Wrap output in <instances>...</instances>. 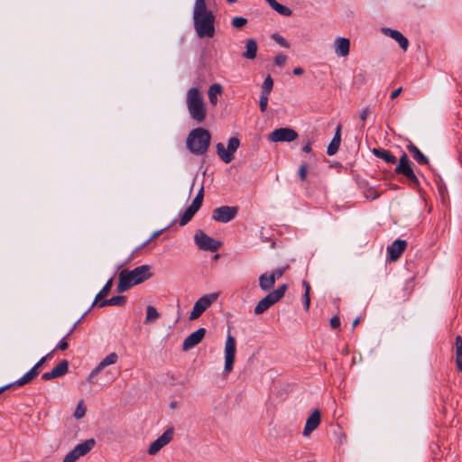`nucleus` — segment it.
Here are the masks:
<instances>
[{
    "mask_svg": "<svg viewBox=\"0 0 462 462\" xmlns=\"http://www.w3.org/2000/svg\"><path fill=\"white\" fill-rule=\"evenodd\" d=\"M152 276L151 266L144 264L132 271L124 269L119 273L116 291L118 293L128 291L134 285L140 284Z\"/></svg>",
    "mask_w": 462,
    "mask_h": 462,
    "instance_id": "nucleus-1",
    "label": "nucleus"
},
{
    "mask_svg": "<svg viewBox=\"0 0 462 462\" xmlns=\"http://www.w3.org/2000/svg\"><path fill=\"white\" fill-rule=\"evenodd\" d=\"M193 23L199 38L213 37L215 34V15L207 7L193 8Z\"/></svg>",
    "mask_w": 462,
    "mask_h": 462,
    "instance_id": "nucleus-2",
    "label": "nucleus"
},
{
    "mask_svg": "<svg viewBox=\"0 0 462 462\" xmlns=\"http://www.w3.org/2000/svg\"><path fill=\"white\" fill-rule=\"evenodd\" d=\"M211 134L208 130L199 127L190 131L186 145L188 150L195 155H203L209 148Z\"/></svg>",
    "mask_w": 462,
    "mask_h": 462,
    "instance_id": "nucleus-3",
    "label": "nucleus"
},
{
    "mask_svg": "<svg viewBox=\"0 0 462 462\" xmlns=\"http://www.w3.org/2000/svg\"><path fill=\"white\" fill-rule=\"evenodd\" d=\"M186 103L190 117L198 123H202L207 116V107L198 88H190L188 90Z\"/></svg>",
    "mask_w": 462,
    "mask_h": 462,
    "instance_id": "nucleus-4",
    "label": "nucleus"
},
{
    "mask_svg": "<svg viewBox=\"0 0 462 462\" xmlns=\"http://www.w3.org/2000/svg\"><path fill=\"white\" fill-rule=\"evenodd\" d=\"M394 173L405 178L406 183L412 189L420 190V180L414 171V164L403 152L399 159V162L394 169Z\"/></svg>",
    "mask_w": 462,
    "mask_h": 462,
    "instance_id": "nucleus-5",
    "label": "nucleus"
},
{
    "mask_svg": "<svg viewBox=\"0 0 462 462\" xmlns=\"http://www.w3.org/2000/svg\"><path fill=\"white\" fill-rule=\"evenodd\" d=\"M288 289L287 284L279 286L276 290L269 292L255 306L254 314L259 315L266 311L271 306L278 302L285 294Z\"/></svg>",
    "mask_w": 462,
    "mask_h": 462,
    "instance_id": "nucleus-6",
    "label": "nucleus"
},
{
    "mask_svg": "<svg viewBox=\"0 0 462 462\" xmlns=\"http://www.w3.org/2000/svg\"><path fill=\"white\" fill-rule=\"evenodd\" d=\"M194 241L196 245L203 251L217 252L222 245L220 241L208 236L201 229L196 231Z\"/></svg>",
    "mask_w": 462,
    "mask_h": 462,
    "instance_id": "nucleus-7",
    "label": "nucleus"
},
{
    "mask_svg": "<svg viewBox=\"0 0 462 462\" xmlns=\"http://www.w3.org/2000/svg\"><path fill=\"white\" fill-rule=\"evenodd\" d=\"M238 210L236 206H221L212 210L211 217L219 223H228L236 217Z\"/></svg>",
    "mask_w": 462,
    "mask_h": 462,
    "instance_id": "nucleus-8",
    "label": "nucleus"
},
{
    "mask_svg": "<svg viewBox=\"0 0 462 462\" xmlns=\"http://www.w3.org/2000/svg\"><path fill=\"white\" fill-rule=\"evenodd\" d=\"M217 299V294L210 293L200 297L194 304L193 310L189 314V319H199L203 312Z\"/></svg>",
    "mask_w": 462,
    "mask_h": 462,
    "instance_id": "nucleus-9",
    "label": "nucleus"
},
{
    "mask_svg": "<svg viewBox=\"0 0 462 462\" xmlns=\"http://www.w3.org/2000/svg\"><path fill=\"white\" fill-rule=\"evenodd\" d=\"M298 133L290 127H281L273 131L269 136L268 140L273 143H282V142H293L298 138Z\"/></svg>",
    "mask_w": 462,
    "mask_h": 462,
    "instance_id": "nucleus-10",
    "label": "nucleus"
},
{
    "mask_svg": "<svg viewBox=\"0 0 462 462\" xmlns=\"http://www.w3.org/2000/svg\"><path fill=\"white\" fill-rule=\"evenodd\" d=\"M236 339L231 335L227 336L225 346V372L230 373L233 369V365L236 359Z\"/></svg>",
    "mask_w": 462,
    "mask_h": 462,
    "instance_id": "nucleus-11",
    "label": "nucleus"
},
{
    "mask_svg": "<svg viewBox=\"0 0 462 462\" xmlns=\"http://www.w3.org/2000/svg\"><path fill=\"white\" fill-rule=\"evenodd\" d=\"M174 430L172 427L168 428L162 436L156 439L148 448L149 455L157 454L163 447L169 444L173 439Z\"/></svg>",
    "mask_w": 462,
    "mask_h": 462,
    "instance_id": "nucleus-12",
    "label": "nucleus"
},
{
    "mask_svg": "<svg viewBox=\"0 0 462 462\" xmlns=\"http://www.w3.org/2000/svg\"><path fill=\"white\" fill-rule=\"evenodd\" d=\"M118 361V355L116 352H112L102 359L99 364L90 372L88 382L94 383V378L99 374L105 367L110 365H114Z\"/></svg>",
    "mask_w": 462,
    "mask_h": 462,
    "instance_id": "nucleus-13",
    "label": "nucleus"
},
{
    "mask_svg": "<svg viewBox=\"0 0 462 462\" xmlns=\"http://www.w3.org/2000/svg\"><path fill=\"white\" fill-rule=\"evenodd\" d=\"M206 335V329L204 328H199L189 336H188L182 344V350L188 351L197 345H199Z\"/></svg>",
    "mask_w": 462,
    "mask_h": 462,
    "instance_id": "nucleus-14",
    "label": "nucleus"
},
{
    "mask_svg": "<svg viewBox=\"0 0 462 462\" xmlns=\"http://www.w3.org/2000/svg\"><path fill=\"white\" fill-rule=\"evenodd\" d=\"M407 247L405 240L397 239L387 247L388 259L391 262L397 261Z\"/></svg>",
    "mask_w": 462,
    "mask_h": 462,
    "instance_id": "nucleus-15",
    "label": "nucleus"
},
{
    "mask_svg": "<svg viewBox=\"0 0 462 462\" xmlns=\"http://www.w3.org/2000/svg\"><path fill=\"white\" fill-rule=\"evenodd\" d=\"M69 371V362L62 360L51 371L46 372L42 375V380L50 381L66 374Z\"/></svg>",
    "mask_w": 462,
    "mask_h": 462,
    "instance_id": "nucleus-16",
    "label": "nucleus"
},
{
    "mask_svg": "<svg viewBox=\"0 0 462 462\" xmlns=\"http://www.w3.org/2000/svg\"><path fill=\"white\" fill-rule=\"evenodd\" d=\"M46 362V358H41L23 376L16 380L18 387L31 383L39 374L40 367Z\"/></svg>",
    "mask_w": 462,
    "mask_h": 462,
    "instance_id": "nucleus-17",
    "label": "nucleus"
},
{
    "mask_svg": "<svg viewBox=\"0 0 462 462\" xmlns=\"http://www.w3.org/2000/svg\"><path fill=\"white\" fill-rule=\"evenodd\" d=\"M382 32L384 35L393 39L399 46L405 51L409 46V41L399 31L391 28H383Z\"/></svg>",
    "mask_w": 462,
    "mask_h": 462,
    "instance_id": "nucleus-18",
    "label": "nucleus"
},
{
    "mask_svg": "<svg viewBox=\"0 0 462 462\" xmlns=\"http://www.w3.org/2000/svg\"><path fill=\"white\" fill-rule=\"evenodd\" d=\"M320 411L315 410L311 415L307 419L306 424L303 430V435L309 436L313 430H315L320 423Z\"/></svg>",
    "mask_w": 462,
    "mask_h": 462,
    "instance_id": "nucleus-19",
    "label": "nucleus"
},
{
    "mask_svg": "<svg viewBox=\"0 0 462 462\" xmlns=\"http://www.w3.org/2000/svg\"><path fill=\"white\" fill-rule=\"evenodd\" d=\"M407 150L420 165H428L430 163L429 158L411 142H409Z\"/></svg>",
    "mask_w": 462,
    "mask_h": 462,
    "instance_id": "nucleus-20",
    "label": "nucleus"
},
{
    "mask_svg": "<svg viewBox=\"0 0 462 462\" xmlns=\"http://www.w3.org/2000/svg\"><path fill=\"white\" fill-rule=\"evenodd\" d=\"M336 54L338 57H346L349 54L350 41L347 38L339 37L335 41Z\"/></svg>",
    "mask_w": 462,
    "mask_h": 462,
    "instance_id": "nucleus-21",
    "label": "nucleus"
},
{
    "mask_svg": "<svg viewBox=\"0 0 462 462\" xmlns=\"http://www.w3.org/2000/svg\"><path fill=\"white\" fill-rule=\"evenodd\" d=\"M372 152L375 157L383 160L389 164H395L397 162L396 157L389 150L383 148H374Z\"/></svg>",
    "mask_w": 462,
    "mask_h": 462,
    "instance_id": "nucleus-22",
    "label": "nucleus"
},
{
    "mask_svg": "<svg viewBox=\"0 0 462 462\" xmlns=\"http://www.w3.org/2000/svg\"><path fill=\"white\" fill-rule=\"evenodd\" d=\"M340 131H341V126L338 125L336 129L334 137L332 138L331 142L329 143V144L327 148V153L329 156L336 154L339 149L340 143H341Z\"/></svg>",
    "mask_w": 462,
    "mask_h": 462,
    "instance_id": "nucleus-23",
    "label": "nucleus"
},
{
    "mask_svg": "<svg viewBox=\"0 0 462 462\" xmlns=\"http://www.w3.org/2000/svg\"><path fill=\"white\" fill-rule=\"evenodd\" d=\"M95 445L96 440L94 439H88L84 442L76 445L73 450L78 455V457H80L88 454L95 447Z\"/></svg>",
    "mask_w": 462,
    "mask_h": 462,
    "instance_id": "nucleus-24",
    "label": "nucleus"
},
{
    "mask_svg": "<svg viewBox=\"0 0 462 462\" xmlns=\"http://www.w3.org/2000/svg\"><path fill=\"white\" fill-rule=\"evenodd\" d=\"M126 303V297L118 295L114 296L110 299H105L96 304L98 308H104L106 306H124Z\"/></svg>",
    "mask_w": 462,
    "mask_h": 462,
    "instance_id": "nucleus-25",
    "label": "nucleus"
},
{
    "mask_svg": "<svg viewBox=\"0 0 462 462\" xmlns=\"http://www.w3.org/2000/svg\"><path fill=\"white\" fill-rule=\"evenodd\" d=\"M245 51L243 52L242 56L247 60H253L256 57L258 46L254 39H248L245 42Z\"/></svg>",
    "mask_w": 462,
    "mask_h": 462,
    "instance_id": "nucleus-26",
    "label": "nucleus"
},
{
    "mask_svg": "<svg viewBox=\"0 0 462 462\" xmlns=\"http://www.w3.org/2000/svg\"><path fill=\"white\" fill-rule=\"evenodd\" d=\"M113 286V278H110L106 282V284L104 285V287L100 290V291L96 295V298L94 300V301L92 302L89 310H91L96 304H97L102 299H104L105 297H106L110 291H111V288Z\"/></svg>",
    "mask_w": 462,
    "mask_h": 462,
    "instance_id": "nucleus-27",
    "label": "nucleus"
},
{
    "mask_svg": "<svg viewBox=\"0 0 462 462\" xmlns=\"http://www.w3.org/2000/svg\"><path fill=\"white\" fill-rule=\"evenodd\" d=\"M274 283L273 276H271L268 273H264L259 277V286L264 291H270Z\"/></svg>",
    "mask_w": 462,
    "mask_h": 462,
    "instance_id": "nucleus-28",
    "label": "nucleus"
},
{
    "mask_svg": "<svg viewBox=\"0 0 462 462\" xmlns=\"http://www.w3.org/2000/svg\"><path fill=\"white\" fill-rule=\"evenodd\" d=\"M216 148L217 155L224 162L229 163L234 160V155L225 148L222 143H217Z\"/></svg>",
    "mask_w": 462,
    "mask_h": 462,
    "instance_id": "nucleus-29",
    "label": "nucleus"
},
{
    "mask_svg": "<svg viewBox=\"0 0 462 462\" xmlns=\"http://www.w3.org/2000/svg\"><path fill=\"white\" fill-rule=\"evenodd\" d=\"M456 346V364L457 370L462 372V337L457 336L455 339Z\"/></svg>",
    "mask_w": 462,
    "mask_h": 462,
    "instance_id": "nucleus-30",
    "label": "nucleus"
},
{
    "mask_svg": "<svg viewBox=\"0 0 462 462\" xmlns=\"http://www.w3.org/2000/svg\"><path fill=\"white\" fill-rule=\"evenodd\" d=\"M222 93V87L220 84H213L209 87V89H208V99H209V102L215 106L217 105V96L221 94Z\"/></svg>",
    "mask_w": 462,
    "mask_h": 462,
    "instance_id": "nucleus-31",
    "label": "nucleus"
},
{
    "mask_svg": "<svg viewBox=\"0 0 462 462\" xmlns=\"http://www.w3.org/2000/svg\"><path fill=\"white\" fill-rule=\"evenodd\" d=\"M269 5L273 10L283 16H290L292 14V11L289 7L279 4L276 0H273Z\"/></svg>",
    "mask_w": 462,
    "mask_h": 462,
    "instance_id": "nucleus-32",
    "label": "nucleus"
},
{
    "mask_svg": "<svg viewBox=\"0 0 462 462\" xmlns=\"http://www.w3.org/2000/svg\"><path fill=\"white\" fill-rule=\"evenodd\" d=\"M159 317L160 314L157 310L153 306L149 305L146 308V317L144 323L149 324L154 322Z\"/></svg>",
    "mask_w": 462,
    "mask_h": 462,
    "instance_id": "nucleus-33",
    "label": "nucleus"
},
{
    "mask_svg": "<svg viewBox=\"0 0 462 462\" xmlns=\"http://www.w3.org/2000/svg\"><path fill=\"white\" fill-rule=\"evenodd\" d=\"M197 213L195 209L191 207H188L185 212L181 215L180 220V226H183L187 225L193 217V216Z\"/></svg>",
    "mask_w": 462,
    "mask_h": 462,
    "instance_id": "nucleus-34",
    "label": "nucleus"
},
{
    "mask_svg": "<svg viewBox=\"0 0 462 462\" xmlns=\"http://www.w3.org/2000/svg\"><path fill=\"white\" fill-rule=\"evenodd\" d=\"M203 199H204V188L201 187L189 207H191L193 209L198 211L202 206Z\"/></svg>",
    "mask_w": 462,
    "mask_h": 462,
    "instance_id": "nucleus-35",
    "label": "nucleus"
},
{
    "mask_svg": "<svg viewBox=\"0 0 462 462\" xmlns=\"http://www.w3.org/2000/svg\"><path fill=\"white\" fill-rule=\"evenodd\" d=\"M273 87V80L270 75H268L262 85L261 93L270 95Z\"/></svg>",
    "mask_w": 462,
    "mask_h": 462,
    "instance_id": "nucleus-36",
    "label": "nucleus"
},
{
    "mask_svg": "<svg viewBox=\"0 0 462 462\" xmlns=\"http://www.w3.org/2000/svg\"><path fill=\"white\" fill-rule=\"evenodd\" d=\"M240 145V141L236 137H231L227 143V151L231 152L232 155L236 152Z\"/></svg>",
    "mask_w": 462,
    "mask_h": 462,
    "instance_id": "nucleus-37",
    "label": "nucleus"
},
{
    "mask_svg": "<svg viewBox=\"0 0 462 462\" xmlns=\"http://www.w3.org/2000/svg\"><path fill=\"white\" fill-rule=\"evenodd\" d=\"M87 411V409L84 405L83 400H80L76 407V410L74 411V417L76 419H81L85 416Z\"/></svg>",
    "mask_w": 462,
    "mask_h": 462,
    "instance_id": "nucleus-38",
    "label": "nucleus"
},
{
    "mask_svg": "<svg viewBox=\"0 0 462 462\" xmlns=\"http://www.w3.org/2000/svg\"><path fill=\"white\" fill-rule=\"evenodd\" d=\"M247 23V19L236 16L232 19L231 24L236 29H242Z\"/></svg>",
    "mask_w": 462,
    "mask_h": 462,
    "instance_id": "nucleus-39",
    "label": "nucleus"
},
{
    "mask_svg": "<svg viewBox=\"0 0 462 462\" xmlns=\"http://www.w3.org/2000/svg\"><path fill=\"white\" fill-rule=\"evenodd\" d=\"M268 100H269V95L268 94H263L260 95V100H259V107L262 113L265 112L268 106Z\"/></svg>",
    "mask_w": 462,
    "mask_h": 462,
    "instance_id": "nucleus-40",
    "label": "nucleus"
},
{
    "mask_svg": "<svg viewBox=\"0 0 462 462\" xmlns=\"http://www.w3.org/2000/svg\"><path fill=\"white\" fill-rule=\"evenodd\" d=\"M308 165L306 162H302L298 170V175L301 181L307 180Z\"/></svg>",
    "mask_w": 462,
    "mask_h": 462,
    "instance_id": "nucleus-41",
    "label": "nucleus"
},
{
    "mask_svg": "<svg viewBox=\"0 0 462 462\" xmlns=\"http://www.w3.org/2000/svg\"><path fill=\"white\" fill-rule=\"evenodd\" d=\"M289 268V265H286L284 267H279V268H276L273 271L271 274V276H273V280L274 282L278 279H280L283 274L284 273L286 272V270Z\"/></svg>",
    "mask_w": 462,
    "mask_h": 462,
    "instance_id": "nucleus-42",
    "label": "nucleus"
},
{
    "mask_svg": "<svg viewBox=\"0 0 462 462\" xmlns=\"http://www.w3.org/2000/svg\"><path fill=\"white\" fill-rule=\"evenodd\" d=\"M167 227L163 228V229H161V230H158L156 232H154L152 236L147 239L145 242H143L138 248H136L135 251H138L143 247H145L152 240H153L154 238H156L157 236H159L162 232L163 230H165Z\"/></svg>",
    "mask_w": 462,
    "mask_h": 462,
    "instance_id": "nucleus-43",
    "label": "nucleus"
},
{
    "mask_svg": "<svg viewBox=\"0 0 462 462\" xmlns=\"http://www.w3.org/2000/svg\"><path fill=\"white\" fill-rule=\"evenodd\" d=\"M273 39L277 43H279L281 46H282V47H284V48H289V43L286 42V40H285L282 36H281V35H279V34H277V33H274V34L273 35Z\"/></svg>",
    "mask_w": 462,
    "mask_h": 462,
    "instance_id": "nucleus-44",
    "label": "nucleus"
},
{
    "mask_svg": "<svg viewBox=\"0 0 462 462\" xmlns=\"http://www.w3.org/2000/svg\"><path fill=\"white\" fill-rule=\"evenodd\" d=\"M287 56L283 53H279L275 56L274 62L277 66H283L286 63Z\"/></svg>",
    "mask_w": 462,
    "mask_h": 462,
    "instance_id": "nucleus-45",
    "label": "nucleus"
},
{
    "mask_svg": "<svg viewBox=\"0 0 462 462\" xmlns=\"http://www.w3.org/2000/svg\"><path fill=\"white\" fill-rule=\"evenodd\" d=\"M79 458L74 450H70L64 457L62 462H76Z\"/></svg>",
    "mask_w": 462,
    "mask_h": 462,
    "instance_id": "nucleus-46",
    "label": "nucleus"
},
{
    "mask_svg": "<svg viewBox=\"0 0 462 462\" xmlns=\"http://www.w3.org/2000/svg\"><path fill=\"white\" fill-rule=\"evenodd\" d=\"M370 114V109L369 107H365L364 109H362L360 111V114H359V117H360V120L362 121V125L361 127H364L365 126V122L366 120V117L368 116V115Z\"/></svg>",
    "mask_w": 462,
    "mask_h": 462,
    "instance_id": "nucleus-47",
    "label": "nucleus"
},
{
    "mask_svg": "<svg viewBox=\"0 0 462 462\" xmlns=\"http://www.w3.org/2000/svg\"><path fill=\"white\" fill-rule=\"evenodd\" d=\"M67 339L68 338H65V336H64L63 338L56 346L55 350L64 351V350L68 349L69 344L67 342Z\"/></svg>",
    "mask_w": 462,
    "mask_h": 462,
    "instance_id": "nucleus-48",
    "label": "nucleus"
},
{
    "mask_svg": "<svg viewBox=\"0 0 462 462\" xmlns=\"http://www.w3.org/2000/svg\"><path fill=\"white\" fill-rule=\"evenodd\" d=\"M90 310L88 309L85 313L80 317V319L73 325V327L69 329V331L65 335V338H69V336L73 333V331L76 329V327L79 323L84 319V317L88 313Z\"/></svg>",
    "mask_w": 462,
    "mask_h": 462,
    "instance_id": "nucleus-49",
    "label": "nucleus"
},
{
    "mask_svg": "<svg viewBox=\"0 0 462 462\" xmlns=\"http://www.w3.org/2000/svg\"><path fill=\"white\" fill-rule=\"evenodd\" d=\"M330 326L334 329L338 328L340 327V319L338 316H333L330 319Z\"/></svg>",
    "mask_w": 462,
    "mask_h": 462,
    "instance_id": "nucleus-50",
    "label": "nucleus"
},
{
    "mask_svg": "<svg viewBox=\"0 0 462 462\" xmlns=\"http://www.w3.org/2000/svg\"><path fill=\"white\" fill-rule=\"evenodd\" d=\"M366 198L374 200L379 198V193L374 189H369L367 190Z\"/></svg>",
    "mask_w": 462,
    "mask_h": 462,
    "instance_id": "nucleus-51",
    "label": "nucleus"
},
{
    "mask_svg": "<svg viewBox=\"0 0 462 462\" xmlns=\"http://www.w3.org/2000/svg\"><path fill=\"white\" fill-rule=\"evenodd\" d=\"M303 304H304L305 310L308 311L310 310V294H304L303 295Z\"/></svg>",
    "mask_w": 462,
    "mask_h": 462,
    "instance_id": "nucleus-52",
    "label": "nucleus"
},
{
    "mask_svg": "<svg viewBox=\"0 0 462 462\" xmlns=\"http://www.w3.org/2000/svg\"><path fill=\"white\" fill-rule=\"evenodd\" d=\"M14 386H18V384L16 383V381L0 387V394L3 393L5 391L9 390Z\"/></svg>",
    "mask_w": 462,
    "mask_h": 462,
    "instance_id": "nucleus-53",
    "label": "nucleus"
},
{
    "mask_svg": "<svg viewBox=\"0 0 462 462\" xmlns=\"http://www.w3.org/2000/svg\"><path fill=\"white\" fill-rule=\"evenodd\" d=\"M302 285L305 289V292L304 294H310V282L306 280H303L302 281Z\"/></svg>",
    "mask_w": 462,
    "mask_h": 462,
    "instance_id": "nucleus-54",
    "label": "nucleus"
},
{
    "mask_svg": "<svg viewBox=\"0 0 462 462\" xmlns=\"http://www.w3.org/2000/svg\"><path fill=\"white\" fill-rule=\"evenodd\" d=\"M194 7H207L206 0H196Z\"/></svg>",
    "mask_w": 462,
    "mask_h": 462,
    "instance_id": "nucleus-55",
    "label": "nucleus"
},
{
    "mask_svg": "<svg viewBox=\"0 0 462 462\" xmlns=\"http://www.w3.org/2000/svg\"><path fill=\"white\" fill-rule=\"evenodd\" d=\"M402 90V87H401V88H397V89H395V90H393V91L391 93V96H390V97H391V98H392V99L396 98V97L401 94Z\"/></svg>",
    "mask_w": 462,
    "mask_h": 462,
    "instance_id": "nucleus-56",
    "label": "nucleus"
},
{
    "mask_svg": "<svg viewBox=\"0 0 462 462\" xmlns=\"http://www.w3.org/2000/svg\"><path fill=\"white\" fill-rule=\"evenodd\" d=\"M302 151L307 153L311 152V142L310 141H308L307 143L302 146Z\"/></svg>",
    "mask_w": 462,
    "mask_h": 462,
    "instance_id": "nucleus-57",
    "label": "nucleus"
},
{
    "mask_svg": "<svg viewBox=\"0 0 462 462\" xmlns=\"http://www.w3.org/2000/svg\"><path fill=\"white\" fill-rule=\"evenodd\" d=\"M304 73V69L301 67H297L293 69V74L296 76H300Z\"/></svg>",
    "mask_w": 462,
    "mask_h": 462,
    "instance_id": "nucleus-58",
    "label": "nucleus"
},
{
    "mask_svg": "<svg viewBox=\"0 0 462 462\" xmlns=\"http://www.w3.org/2000/svg\"><path fill=\"white\" fill-rule=\"evenodd\" d=\"M356 78H357L358 83H360V84L365 83V76L363 73L358 74Z\"/></svg>",
    "mask_w": 462,
    "mask_h": 462,
    "instance_id": "nucleus-59",
    "label": "nucleus"
},
{
    "mask_svg": "<svg viewBox=\"0 0 462 462\" xmlns=\"http://www.w3.org/2000/svg\"><path fill=\"white\" fill-rule=\"evenodd\" d=\"M55 352V349H53L52 351H51L49 354H47L46 356H44L42 358H46V361L51 359L52 357V355L53 353Z\"/></svg>",
    "mask_w": 462,
    "mask_h": 462,
    "instance_id": "nucleus-60",
    "label": "nucleus"
},
{
    "mask_svg": "<svg viewBox=\"0 0 462 462\" xmlns=\"http://www.w3.org/2000/svg\"><path fill=\"white\" fill-rule=\"evenodd\" d=\"M359 321H360V319H359V318H356V319L353 321V324H352L353 328H354L355 327H356V326H357V324L359 323Z\"/></svg>",
    "mask_w": 462,
    "mask_h": 462,
    "instance_id": "nucleus-61",
    "label": "nucleus"
},
{
    "mask_svg": "<svg viewBox=\"0 0 462 462\" xmlns=\"http://www.w3.org/2000/svg\"><path fill=\"white\" fill-rule=\"evenodd\" d=\"M226 2L231 5V4L236 3L237 0H226Z\"/></svg>",
    "mask_w": 462,
    "mask_h": 462,
    "instance_id": "nucleus-62",
    "label": "nucleus"
},
{
    "mask_svg": "<svg viewBox=\"0 0 462 462\" xmlns=\"http://www.w3.org/2000/svg\"><path fill=\"white\" fill-rule=\"evenodd\" d=\"M268 4H271L273 0H265Z\"/></svg>",
    "mask_w": 462,
    "mask_h": 462,
    "instance_id": "nucleus-63",
    "label": "nucleus"
},
{
    "mask_svg": "<svg viewBox=\"0 0 462 462\" xmlns=\"http://www.w3.org/2000/svg\"><path fill=\"white\" fill-rule=\"evenodd\" d=\"M218 256H219L218 254H216V255L214 256V258H215V259H217V258H218Z\"/></svg>",
    "mask_w": 462,
    "mask_h": 462,
    "instance_id": "nucleus-64",
    "label": "nucleus"
}]
</instances>
